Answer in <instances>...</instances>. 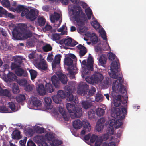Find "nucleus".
I'll return each instance as SVG.
<instances>
[{"label": "nucleus", "instance_id": "1", "mask_svg": "<svg viewBox=\"0 0 146 146\" xmlns=\"http://www.w3.org/2000/svg\"><path fill=\"white\" fill-rule=\"evenodd\" d=\"M72 14L75 20L77 23L78 25L80 27L79 31L81 33H84L87 31L86 27H82L84 24L83 20L85 18V15L81 7L79 6L77 8L71 9Z\"/></svg>", "mask_w": 146, "mask_h": 146}, {"label": "nucleus", "instance_id": "2", "mask_svg": "<svg viewBox=\"0 0 146 146\" xmlns=\"http://www.w3.org/2000/svg\"><path fill=\"white\" fill-rule=\"evenodd\" d=\"M126 108L123 107L121 108V110L116 108L114 109V111L111 113V116L115 118H118L116 120L115 127L116 129L119 128L121 126L123 122L121 120L123 119L127 114V110Z\"/></svg>", "mask_w": 146, "mask_h": 146}, {"label": "nucleus", "instance_id": "3", "mask_svg": "<svg viewBox=\"0 0 146 146\" xmlns=\"http://www.w3.org/2000/svg\"><path fill=\"white\" fill-rule=\"evenodd\" d=\"M56 74L58 78L56 75H53L51 78V80L54 86L56 88H59L60 82L64 84H66L68 80L66 76L60 72H57Z\"/></svg>", "mask_w": 146, "mask_h": 146}, {"label": "nucleus", "instance_id": "4", "mask_svg": "<svg viewBox=\"0 0 146 146\" xmlns=\"http://www.w3.org/2000/svg\"><path fill=\"white\" fill-rule=\"evenodd\" d=\"M66 108L70 114L71 117L73 119L80 118L82 115V110L81 108L76 107L74 104L67 103Z\"/></svg>", "mask_w": 146, "mask_h": 146}, {"label": "nucleus", "instance_id": "5", "mask_svg": "<svg viewBox=\"0 0 146 146\" xmlns=\"http://www.w3.org/2000/svg\"><path fill=\"white\" fill-rule=\"evenodd\" d=\"M121 77H119L118 79L114 80L112 84V88L113 90L115 92H118L122 94L126 93V90L125 88L124 85L122 84L123 83Z\"/></svg>", "mask_w": 146, "mask_h": 146}, {"label": "nucleus", "instance_id": "6", "mask_svg": "<svg viewBox=\"0 0 146 146\" xmlns=\"http://www.w3.org/2000/svg\"><path fill=\"white\" fill-rule=\"evenodd\" d=\"M38 15V11L36 9H31L30 10L26 8L22 12L21 15L22 17L25 16L27 19H29L31 21L35 20Z\"/></svg>", "mask_w": 146, "mask_h": 146}, {"label": "nucleus", "instance_id": "7", "mask_svg": "<svg viewBox=\"0 0 146 146\" xmlns=\"http://www.w3.org/2000/svg\"><path fill=\"white\" fill-rule=\"evenodd\" d=\"M104 79L103 75L100 72H97L91 76H88L85 78L86 81L90 84H100Z\"/></svg>", "mask_w": 146, "mask_h": 146}, {"label": "nucleus", "instance_id": "8", "mask_svg": "<svg viewBox=\"0 0 146 146\" xmlns=\"http://www.w3.org/2000/svg\"><path fill=\"white\" fill-rule=\"evenodd\" d=\"M119 65V60L118 59L113 61L111 64L110 68L111 72L109 73V75L112 78L116 79L118 78V75L116 74V73L118 72Z\"/></svg>", "mask_w": 146, "mask_h": 146}, {"label": "nucleus", "instance_id": "9", "mask_svg": "<svg viewBox=\"0 0 146 146\" xmlns=\"http://www.w3.org/2000/svg\"><path fill=\"white\" fill-rule=\"evenodd\" d=\"M64 64L68 66L67 70L71 75H74L76 71L77 68L73 64V60L70 57H66L64 60Z\"/></svg>", "mask_w": 146, "mask_h": 146}, {"label": "nucleus", "instance_id": "10", "mask_svg": "<svg viewBox=\"0 0 146 146\" xmlns=\"http://www.w3.org/2000/svg\"><path fill=\"white\" fill-rule=\"evenodd\" d=\"M11 67L12 70H15V73L18 76L23 77L27 76L28 74L26 71L21 68V66L15 63H12Z\"/></svg>", "mask_w": 146, "mask_h": 146}, {"label": "nucleus", "instance_id": "11", "mask_svg": "<svg viewBox=\"0 0 146 146\" xmlns=\"http://www.w3.org/2000/svg\"><path fill=\"white\" fill-rule=\"evenodd\" d=\"M89 88V86L85 83L80 84L78 86L77 92L78 94L84 96L88 92Z\"/></svg>", "mask_w": 146, "mask_h": 146}, {"label": "nucleus", "instance_id": "12", "mask_svg": "<svg viewBox=\"0 0 146 146\" xmlns=\"http://www.w3.org/2000/svg\"><path fill=\"white\" fill-rule=\"evenodd\" d=\"M93 58L90 56L88 58V64L87 66L86 67H83L84 68L83 72L86 74H90L91 71H93Z\"/></svg>", "mask_w": 146, "mask_h": 146}, {"label": "nucleus", "instance_id": "13", "mask_svg": "<svg viewBox=\"0 0 146 146\" xmlns=\"http://www.w3.org/2000/svg\"><path fill=\"white\" fill-rule=\"evenodd\" d=\"M64 88L66 90V97L67 98V100L69 101H72L76 103V98L74 97L72 94V90L71 86L67 85L65 86Z\"/></svg>", "mask_w": 146, "mask_h": 146}, {"label": "nucleus", "instance_id": "14", "mask_svg": "<svg viewBox=\"0 0 146 146\" xmlns=\"http://www.w3.org/2000/svg\"><path fill=\"white\" fill-rule=\"evenodd\" d=\"M127 97H126L125 98V99L123 100V101H120L118 99H115L114 100L113 104H114V106L116 107H119L121 104V103L123 105H124V106H121V109H120V110H121V108H126V110H127Z\"/></svg>", "mask_w": 146, "mask_h": 146}, {"label": "nucleus", "instance_id": "15", "mask_svg": "<svg viewBox=\"0 0 146 146\" xmlns=\"http://www.w3.org/2000/svg\"><path fill=\"white\" fill-rule=\"evenodd\" d=\"M21 29L19 27H15L12 31V35L14 38L19 40L21 38Z\"/></svg>", "mask_w": 146, "mask_h": 146}, {"label": "nucleus", "instance_id": "16", "mask_svg": "<svg viewBox=\"0 0 146 146\" xmlns=\"http://www.w3.org/2000/svg\"><path fill=\"white\" fill-rule=\"evenodd\" d=\"M36 66L39 69L46 70L48 68L47 62L44 59H41L39 62L36 63Z\"/></svg>", "mask_w": 146, "mask_h": 146}, {"label": "nucleus", "instance_id": "17", "mask_svg": "<svg viewBox=\"0 0 146 146\" xmlns=\"http://www.w3.org/2000/svg\"><path fill=\"white\" fill-rule=\"evenodd\" d=\"M29 101L33 105L36 107L40 106L42 104L41 101L38 100L37 97L33 96L30 98Z\"/></svg>", "mask_w": 146, "mask_h": 146}, {"label": "nucleus", "instance_id": "18", "mask_svg": "<svg viewBox=\"0 0 146 146\" xmlns=\"http://www.w3.org/2000/svg\"><path fill=\"white\" fill-rule=\"evenodd\" d=\"M36 90L38 93L40 95H43L46 94V91L45 87L42 84H39L36 88Z\"/></svg>", "mask_w": 146, "mask_h": 146}, {"label": "nucleus", "instance_id": "19", "mask_svg": "<svg viewBox=\"0 0 146 146\" xmlns=\"http://www.w3.org/2000/svg\"><path fill=\"white\" fill-rule=\"evenodd\" d=\"M61 56L60 54L56 55L55 58L52 62V66L53 69L55 68L57 65L60 64Z\"/></svg>", "mask_w": 146, "mask_h": 146}, {"label": "nucleus", "instance_id": "20", "mask_svg": "<svg viewBox=\"0 0 146 146\" xmlns=\"http://www.w3.org/2000/svg\"><path fill=\"white\" fill-rule=\"evenodd\" d=\"M77 48L80 51L79 55L80 57L84 56L87 52L86 48L82 44H79L77 46Z\"/></svg>", "mask_w": 146, "mask_h": 146}, {"label": "nucleus", "instance_id": "21", "mask_svg": "<svg viewBox=\"0 0 146 146\" xmlns=\"http://www.w3.org/2000/svg\"><path fill=\"white\" fill-rule=\"evenodd\" d=\"M59 112L61 114L63 118L66 121L69 120L70 118L69 117L68 115L67 114L64 108L60 107L59 108Z\"/></svg>", "mask_w": 146, "mask_h": 146}, {"label": "nucleus", "instance_id": "22", "mask_svg": "<svg viewBox=\"0 0 146 146\" xmlns=\"http://www.w3.org/2000/svg\"><path fill=\"white\" fill-rule=\"evenodd\" d=\"M45 88L46 92L48 93H52L54 91V88L52 85L50 83L46 82L45 85Z\"/></svg>", "mask_w": 146, "mask_h": 146}, {"label": "nucleus", "instance_id": "23", "mask_svg": "<svg viewBox=\"0 0 146 146\" xmlns=\"http://www.w3.org/2000/svg\"><path fill=\"white\" fill-rule=\"evenodd\" d=\"M82 125L84 129L86 131H90L91 129V126L88 121L86 119L82 121Z\"/></svg>", "mask_w": 146, "mask_h": 146}, {"label": "nucleus", "instance_id": "24", "mask_svg": "<svg viewBox=\"0 0 146 146\" xmlns=\"http://www.w3.org/2000/svg\"><path fill=\"white\" fill-rule=\"evenodd\" d=\"M73 126L74 128L75 129H78L82 127V122L79 119L75 120L73 122Z\"/></svg>", "mask_w": 146, "mask_h": 146}, {"label": "nucleus", "instance_id": "25", "mask_svg": "<svg viewBox=\"0 0 146 146\" xmlns=\"http://www.w3.org/2000/svg\"><path fill=\"white\" fill-rule=\"evenodd\" d=\"M60 17V15L57 13H54L53 15H51L50 17V19L51 22L54 23L55 21H57Z\"/></svg>", "mask_w": 146, "mask_h": 146}, {"label": "nucleus", "instance_id": "26", "mask_svg": "<svg viewBox=\"0 0 146 146\" xmlns=\"http://www.w3.org/2000/svg\"><path fill=\"white\" fill-rule=\"evenodd\" d=\"M12 135L13 139H19L21 138L20 132L18 130H14Z\"/></svg>", "mask_w": 146, "mask_h": 146}, {"label": "nucleus", "instance_id": "27", "mask_svg": "<svg viewBox=\"0 0 146 146\" xmlns=\"http://www.w3.org/2000/svg\"><path fill=\"white\" fill-rule=\"evenodd\" d=\"M81 104L82 107L85 109L89 108L91 106V103L86 101H82Z\"/></svg>", "mask_w": 146, "mask_h": 146}, {"label": "nucleus", "instance_id": "28", "mask_svg": "<svg viewBox=\"0 0 146 146\" xmlns=\"http://www.w3.org/2000/svg\"><path fill=\"white\" fill-rule=\"evenodd\" d=\"M107 58L104 55H102L99 60V62L102 65L105 64L106 63Z\"/></svg>", "mask_w": 146, "mask_h": 146}, {"label": "nucleus", "instance_id": "29", "mask_svg": "<svg viewBox=\"0 0 146 146\" xmlns=\"http://www.w3.org/2000/svg\"><path fill=\"white\" fill-rule=\"evenodd\" d=\"M45 105L48 108H50V106L52 102V100L51 98L48 97H46L44 98Z\"/></svg>", "mask_w": 146, "mask_h": 146}, {"label": "nucleus", "instance_id": "30", "mask_svg": "<svg viewBox=\"0 0 146 146\" xmlns=\"http://www.w3.org/2000/svg\"><path fill=\"white\" fill-rule=\"evenodd\" d=\"M105 112V111L103 109L99 108L96 109V113L98 116H100L103 115L104 114Z\"/></svg>", "mask_w": 146, "mask_h": 146}, {"label": "nucleus", "instance_id": "31", "mask_svg": "<svg viewBox=\"0 0 146 146\" xmlns=\"http://www.w3.org/2000/svg\"><path fill=\"white\" fill-rule=\"evenodd\" d=\"M90 40L92 43L94 44H96L98 42V37L95 33H93L92 34Z\"/></svg>", "mask_w": 146, "mask_h": 146}, {"label": "nucleus", "instance_id": "32", "mask_svg": "<svg viewBox=\"0 0 146 146\" xmlns=\"http://www.w3.org/2000/svg\"><path fill=\"white\" fill-rule=\"evenodd\" d=\"M53 101L56 104H60L62 102L61 99L57 95H54L52 96Z\"/></svg>", "mask_w": 146, "mask_h": 146}, {"label": "nucleus", "instance_id": "33", "mask_svg": "<svg viewBox=\"0 0 146 146\" xmlns=\"http://www.w3.org/2000/svg\"><path fill=\"white\" fill-rule=\"evenodd\" d=\"M85 11L88 19H91L92 15V12L91 9L89 7L86 8L85 9Z\"/></svg>", "mask_w": 146, "mask_h": 146}, {"label": "nucleus", "instance_id": "34", "mask_svg": "<svg viewBox=\"0 0 146 146\" xmlns=\"http://www.w3.org/2000/svg\"><path fill=\"white\" fill-rule=\"evenodd\" d=\"M0 2L4 7H9L10 6V2L9 0H0Z\"/></svg>", "mask_w": 146, "mask_h": 146}, {"label": "nucleus", "instance_id": "35", "mask_svg": "<svg viewBox=\"0 0 146 146\" xmlns=\"http://www.w3.org/2000/svg\"><path fill=\"white\" fill-rule=\"evenodd\" d=\"M88 115L90 119H92L95 118V112L93 110H91L88 112Z\"/></svg>", "mask_w": 146, "mask_h": 146}, {"label": "nucleus", "instance_id": "36", "mask_svg": "<svg viewBox=\"0 0 146 146\" xmlns=\"http://www.w3.org/2000/svg\"><path fill=\"white\" fill-rule=\"evenodd\" d=\"M42 137L40 135H37L33 138V141L36 143H39L41 142L42 140Z\"/></svg>", "mask_w": 146, "mask_h": 146}, {"label": "nucleus", "instance_id": "37", "mask_svg": "<svg viewBox=\"0 0 146 146\" xmlns=\"http://www.w3.org/2000/svg\"><path fill=\"white\" fill-rule=\"evenodd\" d=\"M29 72L30 74L31 78L32 80H33L36 77L37 72L33 69L29 70Z\"/></svg>", "mask_w": 146, "mask_h": 146}, {"label": "nucleus", "instance_id": "38", "mask_svg": "<svg viewBox=\"0 0 146 146\" xmlns=\"http://www.w3.org/2000/svg\"><path fill=\"white\" fill-rule=\"evenodd\" d=\"M12 90L14 94H17L20 92V90L18 86L16 83L13 84Z\"/></svg>", "mask_w": 146, "mask_h": 146}, {"label": "nucleus", "instance_id": "39", "mask_svg": "<svg viewBox=\"0 0 146 146\" xmlns=\"http://www.w3.org/2000/svg\"><path fill=\"white\" fill-rule=\"evenodd\" d=\"M25 99V97L24 95H19L16 97L17 101L20 103L22 102Z\"/></svg>", "mask_w": 146, "mask_h": 146}, {"label": "nucleus", "instance_id": "40", "mask_svg": "<svg viewBox=\"0 0 146 146\" xmlns=\"http://www.w3.org/2000/svg\"><path fill=\"white\" fill-rule=\"evenodd\" d=\"M38 21L39 26H43L45 24L46 20L43 17H41L38 18Z\"/></svg>", "mask_w": 146, "mask_h": 146}, {"label": "nucleus", "instance_id": "41", "mask_svg": "<svg viewBox=\"0 0 146 146\" xmlns=\"http://www.w3.org/2000/svg\"><path fill=\"white\" fill-rule=\"evenodd\" d=\"M66 95V93H65L63 91L59 90L58 91L57 95L61 99L65 98Z\"/></svg>", "mask_w": 146, "mask_h": 146}, {"label": "nucleus", "instance_id": "42", "mask_svg": "<svg viewBox=\"0 0 146 146\" xmlns=\"http://www.w3.org/2000/svg\"><path fill=\"white\" fill-rule=\"evenodd\" d=\"M99 32L103 39L106 41L107 39L106 36V33L104 30L101 29L100 30Z\"/></svg>", "mask_w": 146, "mask_h": 146}, {"label": "nucleus", "instance_id": "43", "mask_svg": "<svg viewBox=\"0 0 146 146\" xmlns=\"http://www.w3.org/2000/svg\"><path fill=\"white\" fill-rule=\"evenodd\" d=\"M52 49V47L49 44H47L42 47V49L44 51L47 52L51 51Z\"/></svg>", "mask_w": 146, "mask_h": 146}, {"label": "nucleus", "instance_id": "44", "mask_svg": "<svg viewBox=\"0 0 146 146\" xmlns=\"http://www.w3.org/2000/svg\"><path fill=\"white\" fill-rule=\"evenodd\" d=\"M27 8V7H25L24 6L20 5H18L15 10L18 12H20L21 11L23 12Z\"/></svg>", "mask_w": 146, "mask_h": 146}, {"label": "nucleus", "instance_id": "45", "mask_svg": "<svg viewBox=\"0 0 146 146\" xmlns=\"http://www.w3.org/2000/svg\"><path fill=\"white\" fill-rule=\"evenodd\" d=\"M96 89L95 87L92 86L89 90L88 95L89 96H92L95 93Z\"/></svg>", "mask_w": 146, "mask_h": 146}, {"label": "nucleus", "instance_id": "46", "mask_svg": "<svg viewBox=\"0 0 146 146\" xmlns=\"http://www.w3.org/2000/svg\"><path fill=\"white\" fill-rule=\"evenodd\" d=\"M17 83L21 86H25L27 84V81L25 79H20L17 80Z\"/></svg>", "mask_w": 146, "mask_h": 146}, {"label": "nucleus", "instance_id": "47", "mask_svg": "<svg viewBox=\"0 0 146 146\" xmlns=\"http://www.w3.org/2000/svg\"><path fill=\"white\" fill-rule=\"evenodd\" d=\"M107 133L109 135H113L114 132V127L113 126H110L108 127L107 130Z\"/></svg>", "mask_w": 146, "mask_h": 146}, {"label": "nucleus", "instance_id": "48", "mask_svg": "<svg viewBox=\"0 0 146 146\" xmlns=\"http://www.w3.org/2000/svg\"><path fill=\"white\" fill-rule=\"evenodd\" d=\"M7 76L9 79L11 80H15L16 78V76L15 74L12 72L9 73L8 74Z\"/></svg>", "mask_w": 146, "mask_h": 146}, {"label": "nucleus", "instance_id": "49", "mask_svg": "<svg viewBox=\"0 0 146 146\" xmlns=\"http://www.w3.org/2000/svg\"><path fill=\"white\" fill-rule=\"evenodd\" d=\"M65 44L66 45L68 46H71V44L72 42V39L71 38H67L65 39Z\"/></svg>", "mask_w": 146, "mask_h": 146}, {"label": "nucleus", "instance_id": "50", "mask_svg": "<svg viewBox=\"0 0 146 146\" xmlns=\"http://www.w3.org/2000/svg\"><path fill=\"white\" fill-rule=\"evenodd\" d=\"M32 35V33L31 32H26L23 34V37L25 39H27L31 37Z\"/></svg>", "mask_w": 146, "mask_h": 146}, {"label": "nucleus", "instance_id": "51", "mask_svg": "<svg viewBox=\"0 0 146 146\" xmlns=\"http://www.w3.org/2000/svg\"><path fill=\"white\" fill-rule=\"evenodd\" d=\"M104 127V125L102 124L98 123V122L97 123L96 128L98 131L99 132L102 130L103 129Z\"/></svg>", "mask_w": 146, "mask_h": 146}, {"label": "nucleus", "instance_id": "52", "mask_svg": "<svg viewBox=\"0 0 146 146\" xmlns=\"http://www.w3.org/2000/svg\"><path fill=\"white\" fill-rule=\"evenodd\" d=\"M9 107L12 111H15L16 110L15 106L14 103L12 102H9L8 103Z\"/></svg>", "mask_w": 146, "mask_h": 146}, {"label": "nucleus", "instance_id": "53", "mask_svg": "<svg viewBox=\"0 0 146 146\" xmlns=\"http://www.w3.org/2000/svg\"><path fill=\"white\" fill-rule=\"evenodd\" d=\"M103 97V96L101 94L98 93L96 94V96L95 97L96 100L97 102H98L102 100Z\"/></svg>", "mask_w": 146, "mask_h": 146}, {"label": "nucleus", "instance_id": "54", "mask_svg": "<svg viewBox=\"0 0 146 146\" xmlns=\"http://www.w3.org/2000/svg\"><path fill=\"white\" fill-rule=\"evenodd\" d=\"M6 10L2 7L0 6V17L4 16L6 15Z\"/></svg>", "mask_w": 146, "mask_h": 146}, {"label": "nucleus", "instance_id": "55", "mask_svg": "<svg viewBox=\"0 0 146 146\" xmlns=\"http://www.w3.org/2000/svg\"><path fill=\"white\" fill-rule=\"evenodd\" d=\"M100 84H101L103 86H107L109 85L110 84V82L109 81V80H108L107 79H104L101 82V83Z\"/></svg>", "mask_w": 146, "mask_h": 146}, {"label": "nucleus", "instance_id": "56", "mask_svg": "<svg viewBox=\"0 0 146 146\" xmlns=\"http://www.w3.org/2000/svg\"><path fill=\"white\" fill-rule=\"evenodd\" d=\"M102 141V138L99 137L96 140L95 143V146H100Z\"/></svg>", "mask_w": 146, "mask_h": 146}, {"label": "nucleus", "instance_id": "57", "mask_svg": "<svg viewBox=\"0 0 146 146\" xmlns=\"http://www.w3.org/2000/svg\"><path fill=\"white\" fill-rule=\"evenodd\" d=\"M52 38L53 40H58L60 39V36L58 34H54L52 35Z\"/></svg>", "mask_w": 146, "mask_h": 146}, {"label": "nucleus", "instance_id": "58", "mask_svg": "<svg viewBox=\"0 0 146 146\" xmlns=\"http://www.w3.org/2000/svg\"><path fill=\"white\" fill-rule=\"evenodd\" d=\"M108 56L109 59L111 60H114L116 57L115 55L111 52L109 53L108 54Z\"/></svg>", "mask_w": 146, "mask_h": 146}, {"label": "nucleus", "instance_id": "59", "mask_svg": "<svg viewBox=\"0 0 146 146\" xmlns=\"http://www.w3.org/2000/svg\"><path fill=\"white\" fill-rule=\"evenodd\" d=\"M99 137L98 136L95 135L94 134H93L92 136L90 138V141L91 143L94 142L96 140H97L98 138Z\"/></svg>", "mask_w": 146, "mask_h": 146}, {"label": "nucleus", "instance_id": "60", "mask_svg": "<svg viewBox=\"0 0 146 146\" xmlns=\"http://www.w3.org/2000/svg\"><path fill=\"white\" fill-rule=\"evenodd\" d=\"M0 33L4 37H7V36L6 31L3 28H0Z\"/></svg>", "mask_w": 146, "mask_h": 146}, {"label": "nucleus", "instance_id": "61", "mask_svg": "<svg viewBox=\"0 0 146 146\" xmlns=\"http://www.w3.org/2000/svg\"><path fill=\"white\" fill-rule=\"evenodd\" d=\"M109 135L107 133L102 135V136L100 137L102 138V141H105L107 140L109 138Z\"/></svg>", "mask_w": 146, "mask_h": 146}, {"label": "nucleus", "instance_id": "62", "mask_svg": "<svg viewBox=\"0 0 146 146\" xmlns=\"http://www.w3.org/2000/svg\"><path fill=\"white\" fill-rule=\"evenodd\" d=\"M33 88V87L32 86L30 85H26L25 88V91L28 92L31 91Z\"/></svg>", "mask_w": 146, "mask_h": 146}, {"label": "nucleus", "instance_id": "63", "mask_svg": "<svg viewBox=\"0 0 146 146\" xmlns=\"http://www.w3.org/2000/svg\"><path fill=\"white\" fill-rule=\"evenodd\" d=\"M27 140V138L25 137L24 139L23 140H21L19 141V143L20 144L21 146H25V144Z\"/></svg>", "mask_w": 146, "mask_h": 146}, {"label": "nucleus", "instance_id": "64", "mask_svg": "<svg viewBox=\"0 0 146 146\" xmlns=\"http://www.w3.org/2000/svg\"><path fill=\"white\" fill-rule=\"evenodd\" d=\"M27 146H36L35 144L32 140L29 139L27 143Z\"/></svg>", "mask_w": 146, "mask_h": 146}]
</instances>
